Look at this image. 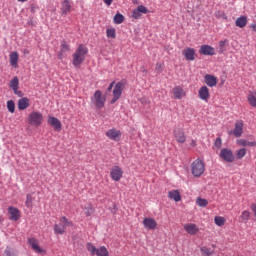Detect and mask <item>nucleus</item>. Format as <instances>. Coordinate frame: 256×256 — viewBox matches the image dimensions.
Returning a JSON list of instances; mask_svg holds the SVG:
<instances>
[{
	"instance_id": "27",
	"label": "nucleus",
	"mask_w": 256,
	"mask_h": 256,
	"mask_svg": "<svg viewBox=\"0 0 256 256\" xmlns=\"http://www.w3.org/2000/svg\"><path fill=\"white\" fill-rule=\"evenodd\" d=\"M19 53L17 52H12L10 54V64L12 65V67H14L15 69H17V67H19Z\"/></svg>"
},
{
	"instance_id": "55",
	"label": "nucleus",
	"mask_w": 256,
	"mask_h": 256,
	"mask_svg": "<svg viewBox=\"0 0 256 256\" xmlns=\"http://www.w3.org/2000/svg\"><path fill=\"white\" fill-rule=\"evenodd\" d=\"M0 223H1V216H0Z\"/></svg>"
},
{
	"instance_id": "16",
	"label": "nucleus",
	"mask_w": 256,
	"mask_h": 256,
	"mask_svg": "<svg viewBox=\"0 0 256 256\" xmlns=\"http://www.w3.org/2000/svg\"><path fill=\"white\" fill-rule=\"evenodd\" d=\"M143 226L145 227V229L155 231V229H157V221H155L153 218H144Z\"/></svg>"
},
{
	"instance_id": "46",
	"label": "nucleus",
	"mask_w": 256,
	"mask_h": 256,
	"mask_svg": "<svg viewBox=\"0 0 256 256\" xmlns=\"http://www.w3.org/2000/svg\"><path fill=\"white\" fill-rule=\"evenodd\" d=\"M216 17H217L218 19H227V14H225V12H220V11H218V12L216 13Z\"/></svg>"
},
{
	"instance_id": "2",
	"label": "nucleus",
	"mask_w": 256,
	"mask_h": 256,
	"mask_svg": "<svg viewBox=\"0 0 256 256\" xmlns=\"http://www.w3.org/2000/svg\"><path fill=\"white\" fill-rule=\"evenodd\" d=\"M107 102V96L103 95L101 90H96L91 97V103L94 105L96 109H103L105 107V103Z\"/></svg>"
},
{
	"instance_id": "21",
	"label": "nucleus",
	"mask_w": 256,
	"mask_h": 256,
	"mask_svg": "<svg viewBox=\"0 0 256 256\" xmlns=\"http://www.w3.org/2000/svg\"><path fill=\"white\" fill-rule=\"evenodd\" d=\"M198 96L202 101H209V88H207V86H202L198 92Z\"/></svg>"
},
{
	"instance_id": "53",
	"label": "nucleus",
	"mask_w": 256,
	"mask_h": 256,
	"mask_svg": "<svg viewBox=\"0 0 256 256\" xmlns=\"http://www.w3.org/2000/svg\"><path fill=\"white\" fill-rule=\"evenodd\" d=\"M19 3H26V1H29V0H17Z\"/></svg>"
},
{
	"instance_id": "43",
	"label": "nucleus",
	"mask_w": 256,
	"mask_h": 256,
	"mask_svg": "<svg viewBox=\"0 0 256 256\" xmlns=\"http://www.w3.org/2000/svg\"><path fill=\"white\" fill-rule=\"evenodd\" d=\"M26 207H31L33 205V196L31 194H27L26 196Z\"/></svg>"
},
{
	"instance_id": "34",
	"label": "nucleus",
	"mask_w": 256,
	"mask_h": 256,
	"mask_svg": "<svg viewBox=\"0 0 256 256\" xmlns=\"http://www.w3.org/2000/svg\"><path fill=\"white\" fill-rule=\"evenodd\" d=\"M10 89L13 91H17L19 89V78L15 76L11 81H10Z\"/></svg>"
},
{
	"instance_id": "45",
	"label": "nucleus",
	"mask_w": 256,
	"mask_h": 256,
	"mask_svg": "<svg viewBox=\"0 0 256 256\" xmlns=\"http://www.w3.org/2000/svg\"><path fill=\"white\" fill-rule=\"evenodd\" d=\"M5 256H17L10 247H7L4 251Z\"/></svg>"
},
{
	"instance_id": "38",
	"label": "nucleus",
	"mask_w": 256,
	"mask_h": 256,
	"mask_svg": "<svg viewBox=\"0 0 256 256\" xmlns=\"http://www.w3.org/2000/svg\"><path fill=\"white\" fill-rule=\"evenodd\" d=\"M247 155V149L241 148L236 152V159H243Z\"/></svg>"
},
{
	"instance_id": "5",
	"label": "nucleus",
	"mask_w": 256,
	"mask_h": 256,
	"mask_svg": "<svg viewBox=\"0 0 256 256\" xmlns=\"http://www.w3.org/2000/svg\"><path fill=\"white\" fill-rule=\"evenodd\" d=\"M191 173L194 177H201L205 173V162L201 159H196L191 164Z\"/></svg>"
},
{
	"instance_id": "6",
	"label": "nucleus",
	"mask_w": 256,
	"mask_h": 256,
	"mask_svg": "<svg viewBox=\"0 0 256 256\" xmlns=\"http://www.w3.org/2000/svg\"><path fill=\"white\" fill-rule=\"evenodd\" d=\"M123 89H125V82H118L114 85L112 91V99L110 101L111 105H114V103H117V101L121 99V95H123Z\"/></svg>"
},
{
	"instance_id": "44",
	"label": "nucleus",
	"mask_w": 256,
	"mask_h": 256,
	"mask_svg": "<svg viewBox=\"0 0 256 256\" xmlns=\"http://www.w3.org/2000/svg\"><path fill=\"white\" fill-rule=\"evenodd\" d=\"M214 145H215L216 149H221V147L223 145V140L221 139V137L216 138Z\"/></svg>"
},
{
	"instance_id": "42",
	"label": "nucleus",
	"mask_w": 256,
	"mask_h": 256,
	"mask_svg": "<svg viewBox=\"0 0 256 256\" xmlns=\"http://www.w3.org/2000/svg\"><path fill=\"white\" fill-rule=\"evenodd\" d=\"M227 43H228V40H222L219 42V47H220L219 53H225V45H227Z\"/></svg>"
},
{
	"instance_id": "26",
	"label": "nucleus",
	"mask_w": 256,
	"mask_h": 256,
	"mask_svg": "<svg viewBox=\"0 0 256 256\" xmlns=\"http://www.w3.org/2000/svg\"><path fill=\"white\" fill-rule=\"evenodd\" d=\"M10 216V219L12 221H19V218L21 217V215L19 214V209L15 208V207H9L8 209Z\"/></svg>"
},
{
	"instance_id": "3",
	"label": "nucleus",
	"mask_w": 256,
	"mask_h": 256,
	"mask_svg": "<svg viewBox=\"0 0 256 256\" xmlns=\"http://www.w3.org/2000/svg\"><path fill=\"white\" fill-rule=\"evenodd\" d=\"M67 227H73V222L69 221L67 217L62 216L60 223L54 225V233L56 235H63L67 231Z\"/></svg>"
},
{
	"instance_id": "30",
	"label": "nucleus",
	"mask_w": 256,
	"mask_h": 256,
	"mask_svg": "<svg viewBox=\"0 0 256 256\" xmlns=\"http://www.w3.org/2000/svg\"><path fill=\"white\" fill-rule=\"evenodd\" d=\"M82 209H84V215H86V217H91V215L95 213V209L91 203L85 204Z\"/></svg>"
},
{
	"instance_id": "13",
	"label": "nucleus",
	"mask_w": 256,
	"mask_h": 256,
	"mask_svg": "<svg viewBox=\"0 0 256 256\" xmlns=\"http://www.w3.org/2000/svg\"><path fill=\"white\" fill-rule=\"evenodd\" d=\"M183 229L188 233V235H197L199 227L195 223H187L183 225Z\"/></svg>"
},
{
	"instance_id": "9",
	"label": "nucleus",
	"mask_w": 256,
	"mask_h": 256,
	"mask_svg": "<svg viewBox=\"0 0 256 256\" xmlns=\"http://www.w3.org/2000/svg\"><path fill=\"white\" fill-rule=\"evenodd\" d=\"M106 137L110 139V141H121V137L123 133H121V130H118L117 128H111L106 131L105 133Z\"/></svg>"
},
{
	"instance_id": "15",
	"label": "nucleus",
	"mask_w": 256,
	"mask_h": 256,
	"mask_svg": "<svg viewBox=\"0 0 256 256\" xmlns=\"http://www.w3.org/2000/svg\"><path fill=\"white\" fill-rule=\"evenodd\" d=\"M174 137L177 143H185V141H187V136H185V131H183V129L181 128L174 130Z\"/></svg>"
},
{
	"instance_id": "17",
	"label": "nucleus",
	"mask_w": 256,
	"mask_h": 256,
	"mask_svg": "<svg viewBox=\"0 0 256 256\" xmlns=\"http://www.w3.org/2000/svg\"><path fill=\"white\" fill-rule=\"evenodd\" d=\"M243 127H244L243 120L236 121L233 135L236 137H241V135H243Z\"/></svg>"
},
{
	"instance_id": "32",
	"label": "nucleus",
	"mask_w": 256,
	"mask_h": 256,
	"mask_svg": "<svg viewBox=\"0 0 256 256\" xmlns=\"http://www.w3.org/2000/svg\"><path fill=\"white\" fill-rule=\"evenodd\" d=\"M247 99H248V103H249V105H251V107H256V92L255 91L249 92Z\"/></svg>"
},
{
	"instance_id": "11",
	"label": "nucleus",
	"mask_w": 256,
	"mask_h": 256,
	"mask_svg": "<svg viewBox=\"0 0 256 256\" xmlns=\"http://www.w3.org/2000/svg\"><path fill=\"white\" fill-rule=\"evenodd\" d=\"M28 243L35 253H45V250L43 248L39 247V240L36 238H28Z\"/></svg>"
},
{
	"instance_id": "4",
	"label": "nucleus",
	"mask_w": 256,
	"mask_h": 256,
	"mask_svg": "<svg viewBox=\"0 0 256 256\" xmlns=\"http://www.w3.org/2000/svg\"><path fill=\"white\" fill-rule=\"evenodd\" d=\"M28 125L32 127H41L43 125V113L39 111H32L27 118Z\"/></svg>"
},
{
	"instance_id": "7",
	"label": "nucleus",
	"mask_w": 256,
	"mask_h": 256,
	"mask_svg": "<svg viewBox=\"0 0 256 256\" xmlns=\"http://www.w3.org/2000/svg\"><path fill=\"white\" fill-rule=\"evenodd\" d=\"M86 249L89 251L90 255L94 256H109V250L105 246H101L99 248H96L95 245L92 243L86 244Z\"/></svg>"
},
{
	"instance_id": "51",
	"label": "nucleus",
	"mask_w": 256,
	"mask_h": 256,
	"mask_svg": "<svg viewBox=\"0 0 256 256\" xmlns=\"http://www.w3.org/2000/svg\"><path fill=\"white\" fill-rule=\"evenodd\" d=\"M191 147H197V142L195 140H191Z\"/></svg>"
},
{
	"instance_id": "8",
	"label": "nucleus",
	"mask_w": 256,
	"mask_h": 256,
	"mask_svg": "<svg viewBox=\"0 0 256 256\" xmlns=\"http://www.w3.org/2000/svg\"><path fill=\"white\" fill-rule=\"evenodd\" d=\"M219 157L223 161H226V163H233V161H235V155H233V151L228 148H223L220 151Z\"/></svg>"
},
{
	"instance_id": "24",
	"label": "nucleus",
	"mask_w": 256,
	"mask_h": 256,
	"mask_svg": "<svg viewBox=\"0 0 256 256\" xmlns=\"http://www.w3.org/2000/svg\"><path fill=\"white\" fill-rule=\"evenodd\" d=\"M205 83L208 87H215L217 85V77L211 74H207L205 77Z\"/></svg>"
},
{
	"instance_id": "25",
	"label": "nucleus",
	"mask_w": 256,
	"mask_h": 256,
	"mask_svg": "<svg viewBox=\"0 0 256 256\" xmlns=\"http://www.w3.org/2000/svg\"><path fill=\"white\" fill-rule=\"evenodd\" d=\"M168 198L179 203L181 201V192L179 190H171L168 192Z\"/></svg>"
},
{
	"instance_id": "1",
	"label": "nucleus",
	"mask_w": 256,
	"mask_h": 256,
	"mask_svg": "<svg viewBox=\"0 0 256 256\" xmlns=\"http://www.w3.org/2000/svg\"><path fill=\"white\" fill-rule=\"evenodd\" d=\"M87 53H89L87 46L80 44L72 55V65H74V67H81V64L85 61Z\"/></svg>"
},
{
	"instance_id": "31",
	"label": "nucleus",
	"mask_w": 256,
	"mask_h": 256,
	"mask_svg": "<svg viewBox=\"0 0 256 256\" xmlns=\"http://www.w3.org/2000/svg\"><path fill=\"white\" fill-rule=\"evenodd\" d=\"M235 25H236V27H239L240 29H243V27H246L247 16L238 17L235 21Z\"/></svg>"
},
{
	"instance_id": "10",
	"label": "nucleus",
	"mask_w": 256,
	"mask_h": 256,
	"mask_svg": "<svg viewBox=\"0 0 256 256\" xmlns=\"http://www.w3.org/2000/svg\"><path fill=\"white\" fill-rule=\"evenodd\" d=\"M110 177L112 181H121V177H123V169L119 166H114L110 170Z\"/></svg>"
},
{
	"instance_id": "12",
	"label": "nucleus",
	"mask_w": 256,
	"mask_h": 256,
	"mask_svg": "<svg viewBox=\"0 0 256 256\" xmlns=\"http://www.w3.org/2000/svg\"><path fill=\"white\" fill-rule=\"evenodd\" d=\"M31 107V100L27 97H23L18 100L17 108L19 111H25V109H29Z\"/></svg>"
},
{
	"instance_id": "52",
	"label": "nucleus",
	"mask_w": 256,
	"mask_h": 256,
	"mask_svg": "<svg viewBox=\"0 0 256 256\" xmlns=\"http://www.w3.org/2000/svg\"><path fill=\"white\" fill-rule=\"evenodd\" d=\"M250 28L252 29V31H255V32H256V23L251 24V25H250Z\"/></svg>"
},
{
	"instance_id": "19",
	"label": "nucleus",
	"mask_w": 256,
	"mask_h": 256,
	"mask_svg": "<svg viewBox=\"0 0 256 256\" xmlns=\"http://www.w3.org/2000/svg\"><path fill=\"white\" fill-rule=\"evenodd\" d=\"M174 99H183L185 97L186 93L183 87L181 86H175L172 90Z\"/></svg>"
},
{
	"instance_id": "40",
	"label": "nucleus",
	"mask_w": 256,
	"mask_h": 256,
	"mask_svg": "<svg viewBox=\"0 0 256 256\" xmlns=\"http://www.w3.org/2000/svg\"><path fill=\"white\" fill-rule=\"evenodd\" d=\"M250 217H251V212L245 210L242 212L240 219H242V221H249Z\"/></svg>"
},
{
	"instance_id": "50",
	"label": "nucleus",
	"mask_w": 256,
	"mask_h": 256,
	"mask_svg": "<svg viewBox=\"0 0 256 256\" xmlns=\"http://www.w3.org/2000/svg\"><path fill=\"white\" fill-rule=\"evenodd\" d=\"M115 86V81H113L109 87H108V91H111V89H113V87Z\"/></svg>"
},
{
	"instance_id": "33",
	"label": "nucleus",
	"mask_w": 256,
	"mask_h": 256,
	"mask_svg": "<svg viewBox=\"0 0 256 256\" xmlns=\"http://www.w3.org/2000/svg\"><path fill=\"white\" fill-rule=\"evenodd\" d=\"M113 21H114L115 25H121V23H123V21H125V16H123V14L118 12L114 16Z\"/></svg>"
},
{
	"instance_id": "18",
	"label": "nucleus",
	"mask_w": 256,
	"mask_h": 256,
	"mask_svg": "<svg viewBox=\"0 0 256 256\" xmlns=\"http://www.w3.org/2000/svg\"><path fill=\"white\" fill-rule=\"evenodd\" d=\"M200 55H215V49L210 45H202L199 49Z\"/></svg>"
},
{
	"instance_id": "37",
	"label": "nucleus",
	"mask_w": 256,
	"mask_h": 256,
	"mask_svg": "<svg viewBox=\"0 0 256 256\" xmlns=\"http://www.w3.org/2000/svg\"><path fill=\"white\" fill-rule=\"evenodd\" d=\"M106 35L108 38L115 39V37H117L115 28H108L106 30Z\"/></svg>"
},
{
	"instance_id": "20",
	"label": "nucleus",
	"mask_w": 256,
	"mask_h": 256,
	"mask_svg": "<svg viewBox=\"0 0 256 256\" xmlns=\"http://www.w3.org/2000/svg\"><path fill=\"white\" fill-rule=\"evenodd\" d=\"M186 61H195V49L186 48L182 51Z\"/></svg>"
},
{
	"instance_id": "29",
	"label": "nucleus",
	"mask_w": 256,
	"mask_h": 256,
	"mask_svg": "<svg viewBox=\"0 0 256 256\" xmlns=\"http://www.w3.org/2000/svg\"><path fill=\"white\" fill-rule=\"evenodd\" d=\"M236 143L239 147H256V141L249 142L245 139H238Z\"/></svg>"
},
{
	"instance_id": "54",
	"label": "nucleus",
	"mask_w": 256,
	"mask_h": 256,
	"mask_svg": "<svg viewBox=\"0 0 256 256\" xmlns=\"http://www.w3.org/2000/svg\"><path fill=\"white\" fill-rule=\"evenodd\" d=\"M31 11H32V13H35V6L31 7Z\"/></svg>"
},
{
	"instance_id": "47",
	"label": "nucleus",
	"mask_w": 256,
	"mask_h": 256,
	"mask_svg": "<svg viewBox=\"0 0 256 256\" xmlns=\"http://www.w3.org/2000/svg\"><path fill=\"white\" fill-rule=\"evenodd\" d=\"M155 69L158 73H163V65L161 64V62L156 63Z\"/></svg>"
},
{
	"instance_id": "36",
	"label": "nucleus",
	"mask_w": 256,
	"mask_h": 256,
	"mask_svg": "<svg viewBox=\"0 0 256 256\" xmlns=\"http://www.w3.org/2000/svg\"><path fill=\"white\" fill-rule=\"evenodd\" d=\"M196 205H198V207H207V205H209V201L205 198L199 197L196 199Z\"/></svg>"
},
{
	"instance_id": "41",
	"label": "nucleus",
	"mask_w": 256,
	"mask_h": 256,
	"mask_svg": "<svg viewBox=\"0 0 256 256\" xmlns=\"http://www.w3.org/2000/svg\"><path fill=\"white\" fill-rule=\"evenodd\" d=\"M7 109L10 113H15V102L13 100L7 102Z\"/></svg>"
},
{
	"instance_id": "14",
	"label": "nucleus",
	"mask_w": 256,
	"mask_h": 256,
	"mask_svg": "<svg viewBox=\"0 0 256 256\" xmlns=\"http://www.w3.org/2000/svg\"><path fill=\"white\" fill-rule=\"evenodd\" d=\"M141 13H143L145 15V14L149 13V10L147 9V7L140 5L137 7V9L133 10L132 18L133 19H141Z\"/></svg>"
},
{
	"instance_id": "39",
	"label": "nucleus",
	"mask_w": 256,
	"mask_h": 256,
	"mask_svg": "<svg viewBox=\"0 0 256 256\" xmlns=\"http://www.w3.org/2000/svg\"><path fill=\"white\" fill-rule=\"evenodd\" d=\"M200 251H201V255L203 256H211L213 255V251H211V249L207 248V247H201L200 248Z\"/></svg>"
},
{
	"instance_id": "49",
	"label": "nucleus",
	"mask_w": 256,
	"mask_h": 256,
	"mask_svg": "<svg viewBox=\"0 0 256 256\" xmlns=\"http://www.w3.org/2000/svg\"><path fill=\"white\" fill-rule=\"evenodd\" d=\"M105 5H111V3H113V0H103Z\"/></svg>"
},
{
	"instance_id": "23",
	"label": "nucleus",
	"mask_w": 256,
	"mask_h": 256,
	"mask_svg": "<svg viewBox=\"0 0 256 256\" xmlns=\"http://www.w3.org/2000/svg\"><path fill=\"white\" fill-rule=\"evenodd\" d=\"M48 123L55 129V131H61V121L56 117L50 116L48 118Z\"/></svg>"
},
{
	"instance_id": "48",
	"label": "nucleus",
	"mask_w": 256,
	"mask_h": 256,
	"mask_svg": "<svg viewBox=\"0 0 256 256\" xmlns=\"http://www.w3.org/2000/svg\"><path fill=\"white\" fill-rule=\"evenodd\" d=\"M15 95H18V97H23V92L19 91V89H16V91H14Z\"/></svg>"
},
{
	"instance_id": "35",
	"label": "nucleus",
	"mask_w": 256,
	"mask_h": 256,
	"mask_svg": "<svg viewBox=\"0 0 256 256\" xmlns=\"http://www.w3.org/2000/svg\"><path fill=\"white\" fill-rule=\"evenodd\" d=\"M225 222L226 220H225V217L223 216H216L214 218V223L215 225H217V227H223V225H225Z\"/></svg>"
},
{
	"instance_id": "28",
	"label": "nucleus",
	"mask_w": 256,
	"mask_h": 256,
	"mask_svg": "<svg viewBox=\"0 0 256 256\" xmlns=\"http://www.w3.org/2000/svg\"><path fill=\"white\" fill-rule=\"evenodd\" d=\"M71 11V2L69 0H64L61 3V13L62 15H67Z\"/></svg>"
},
{
	"instance_id": "22",
	"label": "nucleus",
	"mask_w": 256,
	"mask_h": 256,
	"mask_svg": "<svg viewBox=\"0 0 256 256\" xmlns=\"http://www.w3.org/2000/svg\"><path fill=\"white\" fill-rule=\"evenodd\" d=\"M69 44H67V41L62 40L61 41V49L58 52V59H63L65 57V53H67V51H69Z\"/></svg>"
}]
</instances>
